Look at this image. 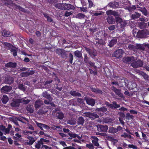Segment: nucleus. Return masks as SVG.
Masks as SVG:
<instances>
[{
    "instance_id": "1",
    "label": "nucleus",
    "mask_w": 149,
    "mask_h": 149,
    "mask_svg": "<svg viewBox=\"0 0 149 149\" xmlns=\"http://www.w3.org/2000/svg\"><path fill=\"white\" fill-rule=\"evenodd\" d=\"M56 7L59 9L64 10H74L75 8L74 6L71 4L63 3L57 4Z\"/></svg>"
},
{
    "instance_id": "2",
    "label": "nucleus",
    "mask_w": 149,
    "mask_h": 149,
    "mask_svg": "<svg viewBox=\"0 0 149 149\" xmlns=\"http://www.w3.org/2000/svg\"><path fill=\"white\" fill-rule=\"evenodd\" d=\"M55 52L57 54L63 58H65L68 57V54L67 52L65 50L61 49H57L56 50Z\"/></svg>"
},
{
    "instance_id": "3",
    "label": "nucleus",
    "mask_w": 149,
    "mask_h": 149,
    "mask_svg": "<svg viewBox=\"0 0 149 149\" xmlns=\"http://www.w3.org/2000/svg\"><path fill=\"white\" fill-rule=\"evenodd\" d=\"M106 44V42L105 40L102 39H98L95 41V45L100 49H103V47Z\"/></svg>"
},
{
    "instance_id": "4",
    "label": "nucleus",
    "mask_w": 149,
    "mask_h": 149,
    "mask_svg": "<svg viewBox=\"0 0 149 149\" xmlns=\"http://www.w3.org/2000/svg\"><path fill=\"white\" fill-rule=\"evenodd\" d=\"M95 111L99 114H100L101 116L103 115L104 113L107 114L109 112L107 108L104 106L100 108H97Z\"/></svg>"
},
{
    "instance_id": "5",
    "label": "nucleus",
    "mask_w": 149,
    "mask_h": 149,
    "mask_svg": "<svg viewBox=\"0 0 149 149\" xmlns=\"http://www.w3.org/2000/svg\"><path fill=\"white\" fill-rule=\"evenodd\" d=\"M143 64V62L141 60L133 62L131 64V65L134 68H137L141 67Z\"/></svg>"
},
{
    "instance_id": "6",
    "label": "nucleus",
    "mask_w": 149,
    "mask_h": 149,
    "mask_svg": "<svg viewBox=\"0 0 149 149\" xmlns=\"http://www.w3.org/2000/svg\"><path fill=\"white\" fill-rule=\"evenodd\" d=\"M97 130L98 132H107L108 127L106 125H99L97 126Z\"/></svg>"
},
{
    "instance_id": "7",
    "label": "nucleus",
    "mask_w": 149,
    "mask_h": 149,
    "mask_svg": "<svg viewBox=\"0 0 149 149\" xmlns=\"http://www.w3.org/2000/svg\"><path fill=\"white\" fill-rule=\"evenodd\" d=\"M111 90L119 97L121 98L123 97V95L121 93L120 90L116 88L114 86H111Z\"/></svg>"
},
{
    "instance_id": "8",
    "label": "nucleus",
    "mask_w": 149,
    "mask_h": 149,
    "mask_svg": "<svg viewBox=\"0 0 149 149\" xmlns=\"http://www.w3.org/2000/svg\"><path fill=\"white\" fill-rule=\"evenodd\" d=\"M85 116L87 117L91 118V119H94L95 118H98L99 116L97 114L89 112H87L84 113Z\"/></svg>"
},
{
    "instance_id": "9",
    "label": "nucleus",
    "mask_w": 149,
    "mask_h": 149,
    "mask_svg": "<svg viewBox=\"0 0 149 149\" xmlns=\"http://www.w3.org/2000/svg\"><path fill=\"white\" fill-rule=\"evenodd\" d=\"M123 52L122 49H118L114 52L113 56L117 58H120L122 56Z\"/></svg>"
},
{
    "instance_id": "10",
    "label": "nucleus",
    "mask_w": 149,
    "mask_h": 149,
    "mask_svg": "<svg viewBox=\"0 0 149 149\" xmlns=\"http://www.w3.org/2000/svg\"><path fill=\"white\" fill-rule=\"evenodd\" d=\"M84 47L86 51L92 58H93L97 56V54L95 50H92L91 49L88 48L86 47Z\"/></svg>"
},
{
    "instance_id": "11",
    "label": "nucleus",
    "mask_w": 149,
    "mask_h": 149,
    "mask_svg": "<svg viewBox=\"0 0 149 149\" xmlns=\"http://www.w3.org/2000/svg\"><path fill=\"white\" fill-rule=\"evenodd\" d=\"M147 34L144 30H139L137 33L136 37L138 38H145Z\"/></svg>"
},
{
    "instance_id": "12",
    "label": "nucleus",
    "mask_w": 149,
    "mask_h": 149,
    "mask_svg": "<svg viewBox=\"0 0 149 149\" xmlns=\"http://www.w3.org/2000/svg\"><path fill=\"white\" fill-rule=\"evenodd\" d=\"M22 100L21 99L13 100L11 103V106L14 107H18L19 105V104L22 103Z\"/></svg>"
},
{
    "instance_id": "13",
    "label": "nucleus",
    "mask_w": 149,
    "mask_h": 149,
    "mask_svg": "<svg viewBox=\"0 0 149 149\" xmlns=\"http://www.w3.org/2000/svg\"><path fill=\"white\" fill-rule=\"evenodd\" d=\"M14 78L10 76H7L5 79L4 81L5 84L10 85L14 82Z\"/></svg>"
},
{
    "instance_id": "14",
    "label": "nucleus",
    "mask_w": 149,
    "mask_h": 149,
    "mask_svg": "<svg viewBox=\"0 0 149 149\" xmlns=\"http://www.w3.org/2000/svg\"><path fill=\"white\" fill-rule=\"evenodd\" d=\"M17 64L15 62H9L5 64V66L6 68H16Z\"/></svg>"
},
{
    "instance_id": "15",
    "label": "nucleus",
    "mask_w": 149,
    "mask_h": 149,
    "mask_svg": "<svg viewBox=\"0 0 149 149\" xmlns=\"http://www.w3.org/2000/svg\"><path fill=\"white\" fill-rule=\"evenodd\" d=\"M91 138L92 139V142L95 146L99 147V144L98 143V139L96 136H92Z\"/></svg>"
},
{
    "instance_id": "16",
    "label": "nucleus",
    "mask_w": 149,
    "mask_h": 149,
    "mask_svg": "<svg viewBox=\"0 0 149 149\" xmlns=\"http://www.w3.org/2000/svg\"><path fill=\"white\" fill-rule=\"evenodd\" d=\"M68 135L71 138H69V139H72V138H75L76 137H77L78 139L81 140V139L82 136H79L78 134H77L74 133H73L71 132H70L68 134Z\"/></svg>"
},
{
    "instance_id": "17",
    "label": "nucleus",
    "mask_w": 149,
    "mask_h": 149,
    "mask_svg": "<svg viewBox=\"0 0 149 149\" xmlns=\"http://www.w3.org/2000/svg\"><path fill=\"white\" fill-rule=\"evenodd\" d=\"M117 42V39L116 38H113L109 42L108 46L110 47H113Z\"/></svg>"
},
{
    "instance_id": "18",
    "label": "nucleus",
    "mask_w": 149,
    "mask_h": 149,
    "mask_svg": "<svg viewBox=\"0 0 149 149\" xmlns=\"http://www.w3.org/2000/svg\"><path fill=\"white\" fill-rule=\"evenodd\" d=\"M86 101L87 103L88 104L92 106H93L95 105V100L92 98H88L86 100Z\"/></svg>"
},
{
    "instance_id": "19",
    "label": "nucleus",
    "mask_w": 149,
    "mask_h": 149,
    "mask_svg": "<svg viewBox=\"0 0 149 149\" xmlns=\"http://www.w3.org/2000/svg\"><path fill=\"white\" fill-rule=\"evenodd\" d=\"M69 94L75 97H80L81 96V94L80 93L75 91H70Z\"/></svg>"
},
{
    "instance_id": "20",
    "label": "nucleus",
    "mask_w": 149,
    "mask_h": 149,
    "mask_svg": "<svg viewBox=\"0 0 149 149\" xmlns=\"http://www.w3.org/2000/svg\"><path fill=\"white\" fill-rule=\"evenodd\" d=\"M91 91L96 93H98L100 94H102L103 93V92L102 91L98 88H91Z\"/></svg>"
},
{
    "instance_id": "21",
    "label": "nucleus",
    "mask_w": 149,
    "mask_h": 149,
    "mask_svg": "<svg viewBox=\"0 0 149 149\" xmlns=\"http://www.w3.org/2000/svg\"><path fill=\"white\" fill-rule=\"evenodd\" d=\"M106 19L107 22L109 24H112L114 22V18L112 16H108Z\"/></svg>"
},
{
    "instance_id": "22",
    "label": "nucleus",
    "mask_w": 149,
    "mask_h": 149,
    "mask_svg": "<svg viewBox=\"0 0 149 149\" xmlns=\"http://www.w3.org/2000/svg\"><path fill=\"white\" fill-rule=\"evenodd\" d=\"M27 139L29 140L28 142H27V145H32L36 141V140L33 137L31 136H29Z\"/></svg>"
},
{
    "instance_id": "23",
    "label": "nucleus",
    "mask_w": 149,
    "mask_h": 149,
    "mask_svg": "<svg viewBox=\"0 0 149 149\" xmlns=\"http://www.w3.org/2000/svg\"><path fill=\"white\" fill-rule=\"evenodd\" d=\"M11 89V87L10 86L6 85L1 88V91L4 92H7L10 91Z\"/></svg>"
},
{
    "instance_id": "24",
    "label": "nucleus",
    "mask_w": 149,
    "mask_h": 149,
    "mask_svg": "<svg viewBox=\"0 0 149 149\" xmlns=\"http://www.w3.org/2000/svg\"><path fill=\"white\" fill-rule=\"evenodd\" d=\"M139 10L145 16H148V11L145 7L140 8L139 9Z\"/></svg>"
},
{
    "instance_id": "25",
    "label": "nucleus",
    "mask_w": 149,
    "mask_h": 149,
    "mask_svg": "<svg viewBox=\"0 0 149 149\" xmlns=\"http://www.w3.org/2000/svg\"><path fill=\"white\" fill-rule=\"evenodd\" d=\"M123 61L125 62H130L134 60V57L133 56L130 57H127L123 58Z\"/></svg>"
},
{
    "instance_id": "26",
    "label": "nucleus",
    "mask_w": 149,
    "mask_h": 149,
    "mask_svg": "<svg viewBox=\"0 0 149 149\" xmlns=\"http://www.w3.org/2000/svg\"><path fill=\"white\" fill-rule=\"evenodd\" d=\"M1 32L2 36L4 37H7L10 36V32L9 31L4 30L2 31Z\"/></svg>"
},
{
    "instance_id": "27",
    "label": "nucleus",
    "mask_w": 149,
    "mask_h": 149,
    "mask_svg": "<svg viewBox=\"0 0 149 149\" xmlns=\"http://www.w3.org/2000/svg\"><path fill=\"white\" fill-rule=\"evenodd\" d=\"M56 117L58 118L61 120L64 117V115L63 113L61 111H58L56 114Z\"/></svg>"
},
{
    "instance_id": "28",
    "label": "nucleus",
    "mask_w": 149,
    "mask_h": 149,
    "mask_svg": "<svg viewBox=\"0 0 149 149\" xmlns=\"http://www.w3.org/2000/svg\"><path fill=\"white\" fill-rule=\"evenodd\" d=\"M84 122V120L83 117L81 116L79 117L77 120V123L78 125H83Z\"/></svg>"
},
{
    "instance_id": "29",
    "label": "nucleus",
    "mask_w": 149,
    "mask_h": 149,
    "mask_svg": "<svg viewBox=\"0 0 149 149\" xmlns=\"http://www.w3.org/2000/svg\"><path fill=\"white\" fill-rule=\"evenodd\" d=\"M141 16V14L137 12H135L131 15V18L133 19L138 18Z\"/></svg>"
},
{
    "instance_id": "30",
    "label": "nucleus",
    "mask_w": 149,
    "mask_h": 149,
    "mask_svg": "<svg viewBox=\"0 0 149 149\" xmlns=\"http://www.w3.org/2000/svg\"><path fill=\"white\" fill-rule=\"evenodd\" d=\"M139 74L145 80H149V76L148 75L146 74L142 71H141Z\"/></svg>"
},
{
    "instance_id": "31",
    "label": "nucleus",
    "mask_w": 149,
    "mask_h": 149,
    "mask_svg": "<svg viewBox=\"0 0 149 149\" xmlns=\"http://www.w3.org/2000/svg\"><path fill=\"white\" fill-rule=\"evenodd\" d=\"M136 46V51L138 49L141 50H144L145 49L144 46L142 44H137Z\"/></svg>"
},
{
    "instance_id": "32",
    "label": "nucleus",
    "mask_w": 149,
    "mask_h": 149,
    "mask_svg": "<svg viewBox=\"0 0 149 149\" xmlns=\"http://www.w3.org/2000/svg\"><path fill=\"white\" fill-rule=\"evenodd\" d=\"M74 55L77 57L80 58L82 57V54L81 51L76 50L74 52Z\"/></svg>"
},
{
    "instance_id": "33",
    "label": "nucleus",
    "mask_w": 149,
    "mask_h": 149,
    "mask_svg": "<svg viewBox=\"0 0 149 149\" xmlns=\"http://www.w3.org/2000/svg\"><path fill=\"white\" fill-rule=\"evenodd\" d=\"M112 104V107H111V109H116L120 107V105L119 104H117L116 101L113 102Z\"/></svg>"
},
{
    "instance_id": "34",
    "label": "nucleus",
    "mask_w": 149,
    "mask_h": 149,
    "mask_svg": "<svg viewBox=\"0 0 149 149\" xmlns=\"http://www.w3.org/2000/svg\"><path fill=\"white\" fill-rule=\"evenodd\" d=\"M9 100L8 96L6 95H3L1 99V100L3 103L4 104H6Z\"/></svg>"
},
{
    "instance_id": "35",
    "label": "nucleus",
    "mask_w": 149,
    "mask_h": 149,
    "mask_svg": "<svg viewBox=\"0 0 149 149\" xmlns=\"http://www.w3.org/2000/svg\"><path fill=\"white\" fill-rule=\"evenodd\" d=\"M44 17H45L48 22H50L52 21L53 19L52 18L48 15V14L46 13H43Z\"/></svg>"
},
{
    "instance_id": "36",
    "label": "nucleus",
    "mask_w": 149,
    "mask_h": 149,
    "mask_svg": "<svg viewBox=\"0 0 149 149\" xmlns=\"http://www.w3.org/2000/svg\"><path fill=\"white\" fill-rule=\"evenodd\" d=\"M42 104L40 101L39 100H36L35 104V106L36 108H38L40 107Z\"/></svg>"
},
{
    "instance_id": "37",
    "label": "nucleus",
    "mask_w": 149,
    "mask_h": 149,
    "mask_svg": "<svg viewBox=\"0 0 149 149\" xmlns=\"http://www.w3.org/2000/svg\"><path fill=\"white\" fill-rule=\"evenodd\" d=\"M16 8L18 9L19 10L24 13H28L27 10L24 8H23L19 5H16Z\"/></svg>"
},
{
    "instance_id": "38",
    "label": "nucleus",
    "mask_w": 149,
    "mask_h": 149,
    "mask_svg": "<svg viewBox=\"0 0 149 149\" xmlns=\"http://www.w3.org/2000/svg\"><path fill=\"white\" fill-rule=\"evenodd\" d=\"M43 96L46 98L47 99L49 102H51L52 100V99L50 95L47 93H44Z\"/></svg>"
},
{
    "instance_id": "39",
    "label": "nucleus",
    "mask_w": 149,
    "mask_h": 149,
    "mask_svg": "<svg viewBox=\"0 0 149 149\" xmlns=\"http://www.w3.org/2000/svg\"><path fill=\"white\" fill-rule=\"evenodd\" d=\"M3 44L5 46L8 47L10 50L14 47L13 45L8 42H4L3 43Z\"/></svg>"
},
{
    "instance_id": "40",
    "label": "nucleus",
    "mask_w": 149,
    "mask_h": 149,
    "mask_svg": "<svg viewBox=\"0 0 149 149\" xmlns=\"http://www.w3.org/2000/svg\"><path fill=\"white\" fill-rule=\"evenodd\" d=\"M109 132L111 133L114 134L117 132V130L116 128L112 127L109 128Z\"/></svg>"
},
{
    "instance_id": "41",
    "label": "nucleus",
    "mask_w": 149,
    "mask_h": 149,
    "mask_svg": "<svg viewBox=\"0 0 149 149\" xmlns=\"http://www.w3.org/2000/svg\"><path fill=\"white\" fill-rule=\"evenodd\" d=\"M85 16L84 14L81 13H77L76 15V17L80 19L84 18Z\"/></svg>"
},
{
    "instance_id": "42",
    "label": "nucleus",
    "mask_w": 149,
    "mask_h": 149,
    "mask_svg": "<svg viewBox=\"0 0 149 149\" xmlns=\"http://www.w3.org/2000/svg\"><path fill=\"white\" fill-rule=\"evenodd\" d=\"M134 118V116L132 115H131L129 113H126L125 118L128 120H129L132 119Z\"/></svg>"
},
{
    "instance_id": "43",
    "label": "nucleus",
    "mask_w": 149,
    "mask_h": 149,
    "mask_svg": "<svg viewBox=\"0 0 149 149\" xmlns=\"http://www.w3.org/2000/svg\"><path fill=\"white\" fill-rule=\"evenodd\" d=\"M67 122L68 124L71 125H74L76 123L75 120L72 118L68 120Z\"/></svg>"
},
{
    "instance_id": "44",
    "label": "nucleus",
    "mask_w": 149,
    "mask_h": 149,
    "mask_svg": "<svg viewBox=\"0 0 149 149\" xmlns=\"http://www.w3.org/2000/svg\"><path fill=\"white\" fill-rule=\"evenodd\" d=\"M129 49L134 52L136 51V46L130 44L128 47Z\"/></svg>"
},
{
    "instance_id": "45",
    "label": "nucleus",
    "mask_w": 149,
    "mask_h": 149,
    "mask_svg": "<svg viewBox=\"0 0 149 149\" xmlns=\"http://www.w3.org/2000/svg\"><path fill=\"white\" fill-rule=\"evenodd\" d=\"M127 24V22L126 21H122L119 24L121 28H123L126 26Z\"/></svg>"
},
{
    "instance_id": "46",
    "label": "nucleus",
    "mask_w": 149,
    "mask_h": 149,
    "mask_svg": "<svg viewBox=\"0 0 149 149\" xmlns=\"http://www.w3.org/2000/svg\"><path fill=\"white\" fill-rule=\"evenodd\" d=\"M10 50L14 56H16L17 55V51L16 49L12 48Z\"/></svg>"
},
{
    "instance_id": "47",
    "label": "nucleus",
    "mask_w": 149,
    "mask_h": 149,
    "mask_svg": "<svg viewBox=\"0 0 149 149\" xmlns=\"http://www.w3.org/2000/svg\"><path fill=\"white\" fill-rule=\"evenodd\" d=\"M87 64H89L91 67H93L95 70H96L97 67L95 65V63L94 62H93L91 61H89Z\"/></svg>"
},
{
    "instance_id": "48",
    "label": "nucleus",
    "mask_w": 149,
    "mask_h": 149,
    "mask_svg": "<svg viewBox=\"0 0 149 149\" xmlns=\"http://www.w3.org/2000/svg\"><path fill=\"white\" fill-rule=\"evenodd\" d=\"M116 22L117 24V25H119L121 22L123 21V19L120 17H116Z\"/></svg>"
},
{
    "instance_id": "49",
    "label": "nucleus",
    "mask_w": 149,
    "mask_h": 149,
    "mask_svg": "<svg viewBox=\"0 0 149 149\" xmlns=\"http://www.w3.org/2000/svg\"><path fill=\"white\" fill-rule=\"evenodd\" d=\"M84 62L86 64H87L89 62V58L87 56V54H84Z\"/></svg>"
},
{
    "instance_id": "50",
    "label": "nucleus",
    "mask_w": 149,
    "mask_h": 149,
    "mask_svg": "<svg viewBox=\"0 0 149 149\" xmlns=\"http://www.w3.org/2000/svg\"><path fill=\"white\" fill-rule=\"evenodd\" d=\"M43 141H44L45 142H48L49 140H47L43 138H41L40 139V141H38V143H39L40 145L42 144V145H43Z\"/></svg>"
},
{
    "instance_id": "51",
    "label": "nucleus",
    "mask_w": 149,
    "mask_h": 149,
    "mask_svg": "<svg viewBox=\"0 0 149 149\" xmlns=\"http://www.w3.org/2000/svg\"><path fill=\"white\" fill-rule=\"evenodd\" d=\"M36 124L37 126L39 127L40 129L42 130H43V124L39 123L38 122H37L36 123Z\"/></svg>"
},
{
    "instance_id": "52",
    "label": "nucleus",
    "mask_w": 149,
    "mask_h": 149,
    "mask_svg": "<svg viewBox=\"0 0 149 149\" xmlns=\"http://www.w3.org/2000/svg\"><path fill=\"white\" fill-rule=\"evenodd\" d=\"M26 110L30 113H31L33 112L34 110L33 109L32 107H31L30 106H27L26 107Z\"/></svg>"
},
{
    "instance_id": "53",
    "label": "nucleus",
    "mask_w": 149,
    "mask_h": 149,
    "mask_svg": "<svg viewBox=\"0 0 149 149\" xmlns=\"http://www.w3.org/2000/svg\"><path fill=\"white\" fill-rule=\"evenodd\" d=\"M142 134V136L143 139L144 140L145 142H147L148 140V137L146 136L145 134L143 132H141Z\"/></svg>"
},
{
    "instance_id": "54",
    "label": "nucleus",
    "mask_w": 149,
    "mask_h": 149,
    "mask_svg": "<svg viewBox=\"0 0 149 149\" xmlns=\"http://www.w3.org/2000/svg\"><path fill=\"white\" fill-rule=\"evenodd\" d=\"M69 62L71 64H72V61L73 60V57L72 54L71 53H70L69 54Z\"/></svg>"
},
{
    "instance_id": "55",
    "label": "nucleus",
    "mask_w": 149,
    "mask_h": 149,
    "mask_svg": "<svg viewBox=\"0 0 149 149\" xmlns=\"http://www.w3.org/2000/svg\"><path fill=\"white\" fill-rule=\"evenodd\" d=\"M18 88L22 90V91H24L25 90V88L24 87V85H23V84H20L18 85Z\"/></svg>"
},
{
    "instance_id": "56",
    "label": "nucleus",
    "mask_w": 149,
    "mask_h": 149,
    "mask_svg": "<svg viewBox=\"0 0 149 149\" xmlns=\"http://www.w3.org/2000/svg\"><path fill=\"white\" fill-rule=\"evenodd\" d=\"M86 146L90 149H94V148L93 145L91 143L86 144Z\"/></svg>"
},
{
    "instance_id": "57",
    "label": "nucleus",
    "mask_w": 149,
    "mask_h": 149,
    "mask_svg": "<svg viewBox=\"0 0 149 149\" xmlns=\"http://www.w3.org/2000/svg\"><path fill=\"white\" fill-rule=\"evenodd\" d=\"M88 70L90 71V73L91 74H93L94 75H96L97 74V72L96 71V70H95L93 71L90 68H89Z\"/></svg>"
},
{
    "instance_id": "58",
    "label": "nucleus",
    "mask_w": 149,
    "mask_h": 149,
    "mask_svg": "<svg viewBox=\"0 0 149 149\" xmlns=\"http://www.w3.org/2000/svg\"><path fill=\"white\" fill-rule=\"evenodd\" d=\"M26 72H27L28 76L33 74H34L35 72L34 71L32 70H28Z\"/></svg>"
},
{
    "instance_id": "59",
    "label": "nucleus",
    "mask_w": 149,
    "mask_h": 149,
    "mask_svg": "<svg viewBox=\"0 0 149 149\" xmlns=\"http://www.w3.org/2000/svg\"><path fill=\"white\" fill-rule=\"evenodd\" d=\"M128 146L129 148H132L133 149H137L138 148L137 146L135 145H134L133 144H129L128 145Z\"/></svg>"
},
{
    "instance_id": "60",
    "label": "nucleus",
    "mask_w": 149,
    "mask_h": 149,
    "mask_svg": "<svg viewBox=\"0 0 149 149\" xmlns=\"http://www.w3.org/2000/svg\"><path fill=\"white\" fill-rule=\"evenodd\" d=\"M20 75L22 77H27L28 76L26 72L21 73Z\"/></svg>"
},
{
    "instance_id": "61",
    "label": "nucleus",
    "mask_w": 149,
    "mask_h": 149,
    "mask_svg": "<svg viewBox=\"0 0 149 149\" xmlns=\"http://www.w3.org/2000/svg\"><path fill=\"white\" fill-rule=\"evenodd\" d=\"M118 115L121 118L123 119L125 117V115L124 113L122 112H118Z\"/></svg>"
},
{
    "instance_id": "62",
    "label": "nucleus",
    "mask_w": 149,
    "mask_h": 149,
    "mask_svg": "<svg viewBox=\"0 0 149 149\" xmlns=\"http://www.w3.org/2000/svg\"><path fill=\"white\" fill-rule=\"evenodd\" d=\"M112 15L115 17H119V15L117 12H116L115 11H113L112 13Z\"/></svg>"
},
{
    "instance_id": "63",
    "label": "nucleus",
    "mask_w": 149,
    "mask_h": 149,
    "mask_svg": "<svg viewBox=\"0 0 149 149\" xmlns=\"http://www.w3.org/2000/svg\"><path fill=\"white\" fill-rule=\"evenodd\" d=\"M113 10H107L106 12V14L107 15H112L113 12Z\"/></svg>"
},
{
    "instance_id": "64",
    "label": "nucleus",
    "mask_w": 149,
    "mask_h": 149,
    "mask_svg": "<svg viewBox=\"0 0 149 149\" xmlns=\"http://www.w3.org/2000/svg\"><path fill=\"white\" fill-rule=\"evenodd\" d=\"M43 148H44L45 149H52L51 147H49L46 145H42V146L41 148L40 149H42Z\"/></svg>"
}]
</instances>
